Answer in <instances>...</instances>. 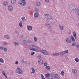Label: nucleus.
I'll list each match as a JSON object with an SVG mask.
<instances>
[{"mask_svg":"<svg viewBox=\"0 0 79 79\" xmlns=\"http://www.w3.org/2000/svg\"><path fill=\"white\" fill-rule=\"evenodd\" d=\"M44 16L48 21H50L52 22H52H53V18H52V16L51 15L45 14Z\"/></svg>","mask_w":79,"mask_h":79,"instance_id":"nucleus-1","label":"nucleus"},{"mask_svg":"<svg viewBox=\"0 0 79 79\" xmlns=\"http://www.w3.org/2000/svg\"><path fill=\"white\" fill-rule=\"evenodd\" d=\"M29 47L30 50H32L35 52H37V50L39 49V48L37 46H34L33 45H31L29 46Z\"/></svg>","mask_w":79,"mask_h":79,"instance_id":"nucleus-2","label":"nucleus"},{"mask_svg":"<svg viewBox=\"0 0 79 79\" xmlns=\"http://www.w3.org/2000/svg\"><path fill=\"white\" fill-rule=\"evenodd\" d=\"M70 9L71 10H73L74 11L77 10L78 13L79 12V7L76 6L71 5Z\"/></svg>","mask_w":79,"mask_h":79,"instance_id":"nucleus-3","label":"nucleus"},{"mask_svg":"<svg viewBox=\"0 0 79 79\" xmlns=\"http://www.w3.org/2000/svg\"><path fill=\"white\" fill-rule=\"evenodd\" d=\"M16 71L17 73L18 74H23V70L21 69V68H20L19 67H18L16 69Z\"/></svg>","mask_w":79,"mask_h":79,"instance_id":"nucleus-4","label":"nucleus"},{"mask_svg":"<svg viewBox=\"0 0 79 79\" xmlns=\"http://www.w3.org/2000/svg\"><path fill=\"white\" fill-rule=\"evenodd\" d=\"M18 4H20V5L22 6H25L26 5V1H25V0L19 1L18 2Z\"/></svg>","mask_w":79,"mask_h":79,"instance_id":"nucleus-5","label":"nucleus"},{"mask_svg":"<svg viewBox=\"0 0 79 79\" xmlns=\"http://www.w3.org/2000/svg\"><path fill=\"white\" fill-rule=\"evenodd\" d=\"M40 52L42 53H43V54H44V55H48V52L45 50L42 49L40 50Z\"/></svg>","mask_w":79,"mask_h":79,"instance_id":"nucleus-6","label":"nucleus"},{"mask_svg":"<svg viewBox=\"0 0 79 79\" xmlns=\"http://www.w3.org/2000/svg\"><path fill=\"white\" fill-rule=\"evenodd\" d=\"M0 50H3L5 52H7V48L3 47L2 46L0 47Z\"/></svg>","mask_w":79,"mask_h":79,"instance_id":"nucleus-7","label":"nucleus"},{"mask_svg":"<svg viewBox=\"0 0 79 79\" xmlns=\"http://www.w3.org/2000/svg\"><path fill=\"white\" fill-rule=\"evenodd\" d=\"M13 6L11 5H9L8 6V10L9 11H13Z\"/></svg>","mask_w":79,"mask_h":79,"instance_id":"nucleus-8","label":"nucleus"},{"mask_svg":"<svg viewBox=\"0 0 79 79\" xmlns=\"http://www.w3.org/2000/svg\"><path fill=\"white\" fill-rule=\"evenodd\" d=\"M65 41L67 43H68L69 44H71V39L69 38L65 39Z\"/></svg>","mask_w":79,"mask_h":79,"instance_id":"nucleus-9","label":"nucleus"},{"mask_svg":"<svg viewBox=\"0 0 79 79\" xmlns=\"http://www.w3.org/2000/svg\"><path fill=\"white\" fill-rule=\"evenodd\" d=\"M27 28L28 31H32V27L31 26H27Z\"/></svg>","mask_w":79,"mask_h":79,"instance_id":"nucleus-10","label":"nucleus"},{"mask_svg":"<svg viewBox=\"0 0 79 79\" xmlns=\"http://www.w3.org/2000/svg\"><path fill=\"white\" fill-rule=\"evenodd\" d=\"M38 63L40 64H43V63H44V61L42 60H39L38 61Z\"/></svg>","mask_w":79,"mask_h":79,"instance_id":"nucleus-11","label":"nucleus"},{"mask_svg":"<svg viewBox=\"0 0 79 79\" xmlns=\"http://www.w3.org/2000/svg\"><path fill=\"white\" fill-rule=\"evenodd\" d=\"M60 55V54L59 53L55 52L52 54L53 56H59Z\"/></svg>","mask_w":79,"mask_h":79,"instance_id":"nucleus-12","label":"nucleus"},{"mask_svg":"<svg viewBox=\"0 0 79 79\" xmlns=\"http://www.w3.org/2000/svg\"><path fill=\"white\" fill-rule=\"evenodd\" d=\"M3 6H6L8 5V2L6 1H4L3 2Z\"/></svg>","mask_w":79,"mask_h":79,"instance_id":"nucleus-13","label":"nucleus"},{"mask_svg":"<svg viewBox=\"0 0 79 79\" xmlns=\"http://www.w3.org/2000/svg\"><path fill=\"white\" fill-rule=\"evenodd\" d=\"M4 37L5 38V39H10V36L8 35H5L4 36Z\"/></svg>","mask_w":79,"mask_h":79,"instance_id":"nucleus-14","label":"nucleus"},{"mask_svg":"<svg viewBox=\"0 0 79 79\" xmlns=\"http://www.w3.org/2000/svg\"><path fill=\"white\" fill-rule=\"evenodd\" d=\"M73 34L75 38L76 39V38H77V36H76V32H73Z\"/></svg>","mask_w":79,"mask_h":79,"instance_id":"nucleus-15","label":"nucleus"},{"mask_svg":"<svg viewBox=\"0 0 79 79\" xmlns=\"http://www.w3.org/2000/svg\"><path fill=\"white\" fill-rule=\"evenodd\" d=\"M35 4L37 6H40L41 4L39 1H37L36 2Z\"/></svg>","mask_w":79,"mask_h":79,"instance_id":"nucleus-16","label":"nucleus"},{"mask_svg":"<svg viewBox=\"0 0 79 79\" xmlns=\"http://www.w3.org/2000/svg\"><path fill=\"white\" fill-rule=\"evenodd\" d=\"M59 27L60 30H61V31H63V28H64V26L59 25Z\"/></svg>","mask_w":79,"mask_h":79,"instance_id":"nucleus-17","label":"nucleus"},{"mask_svg":"<svg viewBox=\"0 0 79 79\" xmlns=\"http://www.w3.org/2000/svg\"><path fill=\"white\" fill-rule=\"evenodd\" d=\"M72 71L73 74H76V73H77V70L75 69H73Z\"/></svg>","mask_w":79,"mask_h":79,"instance_id":"nucleus-18","label":"nucleus"},{"mask_svg":"<svg viewBox=\"0 0 79 79\" xmlns=\"http://www.w3.org/2000/svg\"><path fill=\"white\" fill-rule=\"evenodd\" d=\"M2 74H3V76L5 77L6 78H7V76L6 75V73H5V72L4 71H2Z\"/></svg>","mask_w":79,"mask_h":79,"instance_id":"nucleus-19","label":"nucleus"},{"mask_svg":"<svg viewBox=\"0 0 79 79\" xmlns=\"http://www.w3.org/2000/svg\"><path fill=\"white\" fill-rule=\"evenodd\" d=\"M16 0H11V3L13 5L16 3Z\"/></svg>","mask_w":79,"mask_h":79,"instance_id":"nucleus-20","label":"nucleus"},{"mask_svg":"<svg viewBox=\"0 0 79 79\" xmlns=\"http://www.w3.org/2000/svg\"><path fill=\"white\" fill-rule=\"evenodd\" d=\"M50 76V73H47L45 75V77H49Z\"/></svg>","mask_w":79,"mask_h":79,"instance_id":"nucleus-21","label":"nucleus"},{"mask_svg":"<svg viewBox=\"0 0 79 79\" xmlns=\"http://www.w3.org/2000/svg\"><path fill=\"white\" fill-rule=\"evenodd\" d=\"M19 25L20 27H23V23H22V22L21 21H20V23H19Z\"/></svg>","mask_w":79,"mask_h":79,"instance_id":"nucleus-22","label":"nucleus"},{"mask_svg":"<svg viewBox=\"0 0 79 79\" xmlns=\"http://www.w3.org/2000/svg\"><path fill=\"white\" fill-rule=\"evenodd\" d=\"M34 42H37V41H38V40L37 39V38H36V37H34Z\"/></svg>","mask_w":79,"mask_h":79,"instance_id":"nucleus-23","label":"nucleus"},{"mask_svg":"<svg viewBox=\"0 0 79 79\" xmlns=\"http://www.w3.org/2000/svg\"><path fill=\"white\" fill-rule=\"evenodd\" d=\"M21 19L23 21H26V18L25 17L23 16L22 17Z\"/></svg>","mask_w":79,"mask_h":79,"instance_id":"nucleus-24","label":"nucleus"},{"mask_svg":"<svg viewBox=\"0 0 79 79\" xmlns=\"http://www.w3.org/2000/svg\"><path fill=\"white\" fill-rule=\"evenodd\" d=\"M34 16L36 18H37L39 16V14L37 13H36L34 14Z\"/></svg>","mask_w":79,"mask_h":79,"instance_id":"nucleus-25","label":"nucleus"},{"mask_svg":"<svg viewBox=\"0 0 79 79\" xmlns=\"http://www.w3.org/2000/svg\"><path fill=\"white\" fill-rule=\"evenodd\" d=\"M31 70L32 72L31 73V74H32V73H35V70L33 68H31Z\"/></svg>","mask_w":79,"mask_h":79,"instance_id":"nucleus-26","label":"nucleus"},{"mask_svg":"<svg viewBox=\"0 0 79 79\" xmlns=\"http://www.w3.org/2000/svg\"><path fill=\"white\" fill-rule=\"evenodd\" d=\"M71 39L73 42H75V39L73 36L71 37Z\"/></svg>","mask_w":79,"mask_h":79,"instance_id":"nucleus-27","label":"nucleus"},{"mask_svg":"<svg viewBox=\"0 0 79 79\" xmlns=\"http://www.w3.org/2000/svg\"><path fill=\"white\" fill-rule=\"evenodd\" d=\"M55 78H58V77H59V76H58V75L57 74H55Z\"/></svg>","mask_w":79,"mask_h":79,"instance_id":"nucleus-28","label":"nucleus"},{"mask_svg":"<svg viewBox=\"0 0 79 79\" xmlns=\"http://www.w3.org/2000/svg\"><path fill=\"white\" fill-rule=\"evenodd\" d=\"M14 44L15 45V46H17L19 45V43L18 42H15L14 43Z\"/></svg>","mask_w":79,"mask_h":79,"instance_id":"nucleus-29","label":"nucleus"},{"mask_svg":"<svg viewBox=\"0 0 79 79\" xmlns=\"http://www.w3.org/2000/svg\"><path fill=\"white\" fill-rule=\"evenodd\" d=\"M0 62L2 63H4V61L3 60V59L2 58L0 59Z\"/></svg>","mask_w":79,"mask_h":79,"instance_id":"nucleus-30","label":"nucleus"},{"mask_svg":"<svg viewBox=\"0 0 79 79\" xmlns=\"http://www.w3.org/2000/svg\"><path fill=\"white\" fill-rule=\"evenodd\" d=\"M74 60L76 62H79V60L77 58H76Z\"/></svg>","mask_w":79,"mask_h":79,"instance_id":"nucleus-31","label":"nucleus"},{"mask_svg":"<svg viewBox=\"0 0 79 79\" xmlns=\"http://www.w3.org/2000/svg\"><path fill=\"white\" fill-rule=\"evenodd\" d=\"M23 44H27V41H26V40H23Z\"/></svg>","mask_w":79,"mask_h":79,"instance_id":"nucleus-32","label":"nucleus"},{"mask_svg":"<svg viewBox=\"0 0 79 79\" xmlns=\"http://www.w3.org/2000/svg\"><path fill=\"white\" fill-rule=\"evenodd\" d=\"M35 10L36 11H37V12H39V9L36 7L35 8Z\"/></svg>","mask_w":79,"mask_h":79,"instance_id":"nucleus-33","label":"nucleus"},{"mask_svg":"<svg viewBox=\"0 0 79 79\" xmlns=\"http://www.w3.org/2000/svg\"><path fill=\"white\" fill-rule=\"evenodd\" d=\"M46 68L47 69V70H49L50 69V66H47L46 67Z\"/></svg>","mask_w":79,"mask_h":79,"instance_id":"nucleus-34","label":"nucleus"},{"mask_svg":"<svg viewBox=\"0 0 79 79\" xmlns=\"http://www.w3.org/2000/svg\"><path fill=\"white\" fill-rule=\"evenodd\" d=\"M60 55H64L65 54L64 53V51H62L60 52Z\"/></svg>","mask_w":79,"mask_h":79,"instance_id":"nucleus-35","label":"nucleus"},{"mask_svg":"<svg viewBox=\"0 0 79 79\" xmlns=\"http://www.w3.org/2000/svg\"><path fill=\"white\" fill-rule=\"evenodd\" d=\"M46 26L48 27L49 28H50V25L48 24H47L46 25Z\"/></svg>","mask_w":79,"mask_h":79,"instance_id":"nucleus-36","label":"nucleus"},{"mask_svg":"<svg viewBox=\"0 0 79 79\" xmlns=\"http://www.w3.org/2000/svg\"><path fill=\"white\" fill-rule=\"evenodd\" d=\"M76 45V43L74 42L72 43V47H74V46H75Z\"/></svg>","mask_w":79,"mask_h":79,"instance_id":"nucleus-37","label":"nucleus"},{"mask_svg":"<svg viewBox=\"0 0 79 79\" xmlns=\"http://www.w3.org/2000/svg\"><path fill=\"white\" fill-rule=\"evenodd\" d=\"M64 53H68V50H66L64 51Z\"/></svg>","mask_w":79,"mask_h":79,"instance_id":"nucleus-38","label":"nucleus"},{"mask_svg":"<svg viewBox=\"0 0 79 79\" xmlns=\"http://www.w3.org/2000/svg\"><path fill=\"white\" fill-rule=\"evenodd\" d=\"M76 48H78L79 49V44H77L76 46Z\"/></svg>","mask_w":79,"mask_h":79,"instance_id":"nucleus-39","label":"nucleus"},{"mask_svg":"<svg viewBox=\"0 0 79 79\" xmlns=\"http://www.w3.org/2000/svg\"><path fill=\"white\" fill-rule=\"evenodd\" d=\"M61 74L62 76H63V75H64V72L63 71H62L61 72Z\"/></svg>","mask_w":79,"mask_h":79,"instance_id":"nucleus-40","label":"nucleus"},{"mask_svg":"<svg viewBox=\"0 0 79 79\" xmlns=\"http://www.w3.org/2000/svg\"><path fill=\"white\" fill-rule=\"evenodd\" d=\"M44 65L45 66H47V63H44Z\"/></svg>","mask_w":79,"mask_h":79,"instance_id":"nucleus-41","label":"nucleus"},{"mask_svg":"<svg viewBox=\"0 0 79 79\" xmlns=\"http://www.w3.org/2000/svg\"><path fill=\"white\" fill-rule=\"evenodd\" d=\"M18 63H19V62H18V61H15V64H18Z\"/></svg>","mask_w":79,"mask_h":79,"instance_id":"nucleus-42","label":"nucleus"},{"mask_svg":"<svg viewBox=\"0 0 79 79\" xmlns=\"http://www.w3.org/2000/svg\"><path fill=\"white\" fill-rule=\"evenodd\" d=\"M34 54H35V52H31V55H34Z\"/></svg>","mask_w":79,"mask_h":79,"instance_id":"nucleus-43","label":"nucleus"},{"mask_svg":"<svg viewBox=\"0 0 79 79\" xmlns=\"http://www.w3.org/2000/svg\"><path fill=\"white\" fill-rule=\"evenodd\" d=\"M21 61H22V63H23V64H24V60L22 59V60Z\"/></svg>","mask_w":79,"mask_h":79,"instance_id":"nucleus-44","label":"nucleus"},{"mask_svg":"<svg viewBox=\"0 0 79 79\" xmlns=\"http://www.w3.org/2000/svg\"><path fill=\"white\" fill-rule=\"evenodd\" d=\"M50 0H45V2L47 3H48Z\"/></svg>","mask_w":79,"mask_h":79,"instance_id":"nucleus-45","label":"nucleus"},{"mask_svg":"<svg viewBox=\"0 0 79 79\" xmlns=\"http://www.w3.org/2000/svg\"><path fill=\"white\" fill-rule=\"evenodd\" d=\"M38 58L40 59V58H41V56L40 55L38 56Z\"/></svg>","mask_w":79,"mask_h":79,"instance_id":"nucleus-46","label":"nucleus"},{"mask_svg":"<svg viewBox=\"0 0 79 79\" xmlns=\"http://www.w3.org/2000/svg\"><path fill=\"white\" fill-rule=\"evenodd\" d=\"M4 45H6V46L8 45V43H4Z\"/></svg>","mask_w":79,"mask_h":79,"instance_id":"nucleus-47","label":"nucleus"},{"mask_svg":"<svg viewBox=\"0 0 79 79\" xmlns=\"http://www.w3.org/2000/svg\"><path fill=\"white\" fill-rule=\"evenodd\" d=\"M15 32L16 34H18V31H15Z\"/></svg>","mask_w":79,"mask_h":79,"instance_id":"nucleus-48","label":"nucleus"},{"mask_svg":"<svg viewBox=\"0 0 79 79\" xmlns=\"http://www.w3.org/2000/svg\"><path fill=\"white\" fill-rule=\"evenodd\" d=\"M76 15L77 16H79V13H77L76 14Z\"/></svg>","mask_w":79,"mask_h":79,"instance_id":"nucleus-49","label":"nucleus"},{"mask_svg":"<svg viewBox=\"0 0 79 79\" xmlns=\"http://www.w3.org/2000/svg\"><path fill=\"white\" fill-rule=\"evenodd\" d=\"M28 9H30L31 7H30V6H28L27 7Z\"/></svg>","mask_w":79,"mask_h":79,"instance_id":"nucleus-50","label":"nucleus"},{"mask_svg":"<svg viewBox=\"0 0 79 79\" xmlns=\"http://www.w3.org/2000/svg\"><path fill=\"white\" fill-rule=\"evenodd\" d=\"M78 26H79V23H78Z\"/></svg>","mask_w":79,"mask_h":79,"instance_id":"nucleus-51","label":"nucleus"},{"mask_svg":"<svg viewBox=\"0 0 79 79\" xmlns=\"http://www.w3.org/2000/svg\"><path fill=\"white\" fill-rule=\"evenodd\" d=\"M0 65H1V64H0Z\"/></svg>","mask_w":79,"mask_h":79,"instance_id":"nucleus-52","label":"nucleus"},{"mask_svg":"<svg viewBox=\"0 0 79 79\" xmlns=\"http://www.w3.org/2000/svg\"><path fill=\"white\" fill-rule=\"evenodd\" d=\"M23 79V78H21V79Z\"/></svg>","mask_w":79,"mask_h":79,"instance_id":"nucleus-53","label":"nucleus"}]
</instances>
